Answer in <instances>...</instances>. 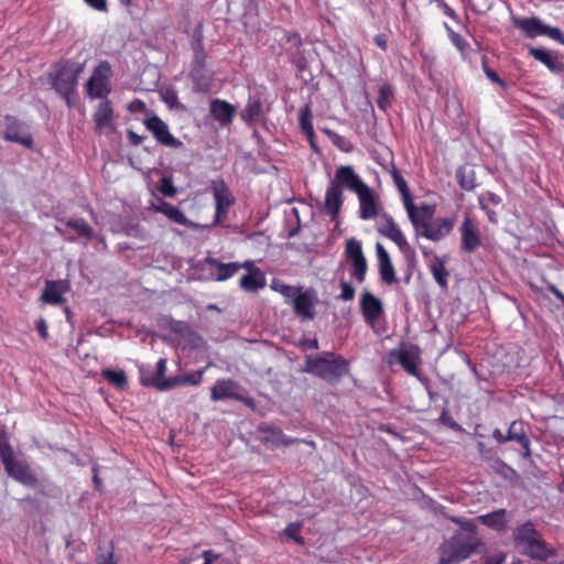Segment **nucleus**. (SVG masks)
<instances>
[{
    "mask_svg": "<svg viewBox=\"0 0 564 564\" xmlns=\"http://www.w3.org/2000/svg\"><path fill=\"white\" fill-rule=\"evenodd\" d=\"M303 371L335 386L349 373V361L341 355L324 351L317 356H307Z\"/></svg>",
    "mask_w": 564,
    "mask_h": 564,
    "instance_id": "nucleus-1",
    "label": "nucleus"
},
{
    "mask_svg": "<svg viewBox=\"0 0 564 564\" xmlns=\"http://www.w3.org/2000/svg\"><path fill=\"white\" fill-rule=\"evenodd\" d=\"M512 535L514 546L519 552L532 560L546 561L557 554L556 550L544 541L531 521L517 527Z\"/></svg>",
    "mask_w": 564,
    "mask_h": 564,
    "instance_id": "nucleus-2",
    "label": "nucleus"
},
{
    "mask_svg": "<svg viewBox=\"0 0 564 564\" xmlns=\"http://www.w3.org/2000/svg\"><path fill=\"white\" fill-rule=\"evenodd\" d=\"M84 69V64L66 61L55 64L50 74L51 85L61 95L68 106L75 102V93L78 77Z\"/></svg>",
    "mask_w": 564,
    "mask_h": 564,
    "instance_id": "nucleus-3",
    "label": "nucleus"
},
{
    "mask_svg": "<svg viewBox=\"0 0 564 564\" xmlns=\"http://www.w3.org/2000/svg\"><path fill=\"white\" fill-rule=\"evenodd\" d=\"M464 532L456 533L449 541L446 555L454 564L469 557L473 553L484 551V543L476 533V524L471 521L460 522Z\"/></svg>",
    "mask_w": 564,
    "mask_h": 564,
    "instance_id": "nucleus-4",
    "label": "nucleus"
},
{
    "mask_svg": "<svg viewBox=\"0 0 564 564\" xmlns=\"http://www.w3.org/2000/svg\"><path fill=\"white\" fill-rule=\"evenodd\" d=\"M111 65L108 61H101L93 70L85 85L86 94L91 99L106 100L111 91Z\"/></svg>",
    "mask_w": 564,
    "mask_h": 564,
    "instance_id": "nucleus-5",
    "label": "nucleus"
},
{
    "mask_svg": "<svg viewBox=\"0 0 564 564\" xmlns=\"http://www.w3.org/2000/svg\"><path fill=\"white\" fill-rule=\"evenodd\" d=\"M270 111V105L265 102L261 94L249 95L243 109L240 111V119L248 126L262 124Z\"/></svg>",
    "mask_w": 564,
    "mask_h": 564,
    "instance_id": "nucleus-6",
    "label": "nucleus"
},
{
    "mask_svg": "<svg viewBox=\"0 0 564 564\" xmlns=\"http://www.w3.org/2000/svg\"><path fill=\"white\" fill-rule=\"evenodd\" d=\"M378 231L380 235L392 240L406 258L415 257V251L409 245L405 236L403 235L399 226L394 223L392 216H390L387 213H382L380 215Z\"/></svg>",
    "mask_w": 564,
    "mask_h": 564,
    "instance_id": "nucleus-7",
    "label": "nucleus"
},
{
    "mask_svg": "<svg viewBox=\"0 0 564 564\" xmlns=\"http://www.w3.org/2000/svg\"><path fill=\"white\" fill-rule=\"evenodd\" d=\"M514 25L525 33L528 37L546 35L564 45V36L560 29L544 24L539 18L514 19Z\"/></svg>",
    "mask_w": 564,
    "mask_h": 564,
    "instance_id": "nucleus-8",
    "label": "nucleus"
},
{
    "mask_svg": "<svg viewBox=\"0 0 564 564\" xmlns=\"http://www.w3.org/2000/svg\"><path fill=\"white\" fill-rule=\"evenodd\" d=\"M318 303L317 293L310 288L296 292L289 304L292 305L295 315L302 321H313L315 318V306Z\"/></svg>",
    "mask_w": 564,
    "mask_h": 564,
    "instance_id": "nucleus-9",
    "label": "nucleus"
},
{
    "mask_svg": "<svg viewBox=\"0 0 564 564\" xmlns=\"http://www.w3.org/2000/svg\"><path fill=\"white\" fill-rule=\"evenodd\" d=\"M345 254L352 267L351 276L356 279L358 283H362L366 279L368 264L362 251L361 242L356 238L347 239L345 245Z\"/></svg>",
    "mask_w": 564,
    "mask_h": 564,
    "instance_id": "nucleus-10",
    "label": "nucleus"
},
{
    "mask_svg": "<svg viewBox=\"0 0 564 564\" xmlns=\"http://www.w3.org/2000/svg\"><path fill=\"white\" fill-rule=\"evenodd\" d=\"M6 473L23 486L36 488L40 480L26 460H15L14 457L3 464Z\"/></svg>",
    "mask_w": 564,
    "mask_h": 564,
    "instance_id": "nucleus-11",
    "label": "nucleus"
},
{
    "mask_svg": "<svg viewBox=\"0 0 564 564\" xmlns=\"http://www.w3.org/2000/svg\"><path fill=\"white\" fill-rule=\"evenodd\" d=\"M409 219L411 220L415 230L416 237L421 235V231L425 229L427 225L433 220L435 213V206L429 204H422L416 207L412 202H406L404 205Z\"/></svg>",
    "mask_w": 564,
    "mask_h": 564,
    "instance_id": "nucleus-12",
    "label": "nucleus"
},
{
    "mask_svg": "<svg viewBox=\"0 0 564 564\" xmlns=\"http://www.w3.org/2000/svg\"><path fill=\"white\" fill-rule=\"evenodd\" d=\"M360 311L366 324L371 327L384 315L382 302L369 291H364L360 296Z\"/></svg>",
    "mask_w": 564,
    "mask_h": 564,
    "instance_id": "nucleus-13",
    "label": "nucleus"
},
{
    "mask_svg": "<svg viewBox=\"0 0 564 564\" xmlns=\"http://www.w3.org/2000/svg\"><path fill=\"white\" fill-rule=\"evenodd\" d=\"M188 76L195 93H208L214 85V72L207 68L206 63H191Z\"/></svg>",
    "mask_w": 564,
    "mask_h": 564,
    "instance_id": "nucleus-14",
    "label": "nucleus"
},
{
    "mask_svg": "<svg viewBox=\"0 0 564 564\" xmlns=\"http://www.w3.org/2000/svg\"><path fill=\"white\" fill-rule=\"evenodd\" d=\"M213 194L216 202L215 218L220 221L227 217L230 206L235 203L230 189L221 180L213 182Z\"/></svg>",
    "mask_w": 564,
    "mask_h": 564,
    "instance_id": "nucleus-15",
    "label": "nucleus"
},
{
    "mask_svg": "<svg viewBox=\"0 0 564 564\" xmlns=\"http://www.w3.org/2000/svg\"><path fill=\"white\" fill-rule=\"evenodd\" d=\"M113 121L115 113L111 102L108 99L101 100L94 112V122L97 131L108 137L115 129Z\"/></svg>",
    "mask_w": 564,
    "mask_h": 564,
    "instance_id": "nucleus-16",
    "label": "nucleus"
},
{
    "mask_svg": "<svg viewBox=\"0 0 564 564\" xmlns=\"http://www.w3.org/2000/svg\"><path fill=\"white\" fill-rule=\"evenodd\" d=\"M507 441H516L524 451L523 455L525 457L531 455L530 440L523 431L521 422L513 421L509 426L507 435H503L499 430H496V442L505 443Z\"/></svg>",
    "mask_w": 564,
    "mask_h": 564,
    "instance_id": "nucleus-17",
    "label": "nucleus"
},
{
    "mask_svg": "<svg viewBox=\"0 0 564 564\" xmlns=\"http://www.w3.org/2000/svg\"><path fill=\"white\" fill-rule=\"evenodd\" d=\"M454 228V219L453 218H436L433 219L430 225L425 227L424 230L421 231L419 237H424L429 240L437 242L445 237H447Z\"/></svg>",
    "mask_w": 564,
    "mask_h": 564,
    "instance_id": "nucleus-18",
    "label": "nucleus"
},
{
    "mask_svg": "<svg viewBox=\"0 0 564 564\" xmlns=\"http://www.w3.org/2000/svg\"><path fill=\"white\" fill-rule=\"evenodd\" d=\"M330 184H338L340 188L345 186L356 194L367 186L349 165L338 167L335 173V180Z\"/></svg>",
    "mask_w": 564,
    "mask_h": 564,
    "instance_id": "nucleus-19",
    "label": "nucleus"
},
{
    "mask_svg": "<svg viewBox=\"0 0 564 564\" xmlns=\"http://www.w3.org/2000/svg\"><path fill=\"white\" fill-rule=\"evenodd\" d=\"M376 252L378 258L379 274L383 283L392 285L398 282L395 270L386 248L377 242Z\"/></svg>",
    "mask_w": 564,
    "mask_h": 564,
    "instance_id": "nucleus-20",
    "label": "nucleus"
},
{
    "mask_svg": "<svg viewBox=\"0 0 564 564\" xmlns=\"http://www.w3.org/2000/svg\"><path fill=\"white\" fill-rule=\"evenodd\" d=\"M239 386L232 379H219L210 388V398L213 401L232 399L240 401L242 398L238 392Z\"/></svg>",
    "mask_w": 564,
    "mask_h": 564,
    "instance_id": "nucleus-21",
    "label": "nucleus"
},
{
    "mask_svg": "<svg viewBox=\"0 0 564 564\" xmlns=\"http://www.w3.org/2000/svg\"><path fill=\"white\" fill-rule=\"evenodd\" d=\"M4 124L6 141H32V134L26 123L19 121L14 117L7 116Z\"/></svg>",
    "mask_w": 564,
    "mask_h": 564,
    "instance_id": "nucleus-22",
    "label": "nucleus"
},
{
    "mask_svg": "<svg viewBox=\"0 0 564 564\" xmlns=\"http://www.w3.org/2000/svg\"><path fill=\"white\" fill-rule=\"evenodd\" d=\"M68 285L66 281L63 280H51L46 281L44 290L41 295V301L47 304L59 305L66 302L63 296L67 291Z\"/></svg>",
    "mask_w": 564,
    "mask_h": 564,
    "instance_id": "nucleus-23",
    "label": "nucleus"
},
{
    "mask_svg": "<svg viewBox=\"0 0 564 564\" xmlns=\"http://www.w3.org/2000/svg\"><path fill=\"white\" fill-rule=\"evenodd\" d=\"M206 367L191 373L170 377L166 381L159 383L160 391H165L180 386H198L203 381Z\"/></svg>",
    "mask_w": 564,
    "mask_h": 564,
    "instance_id": "nucleus-24",
    "label": "nucleus"
},
{
    "mask_svg": "<svg viewBox=\"0 0 564 564\" xmlns=\"http://www.w3.org/2000/svg\"><path fill=\"white\" fill-rule=\"evenodd\" d=\"M209 111L221 126H227L232 122L237 108L226 100L216 98L210 101Z\"/></svg>",
    "mask_w": 564,
    "mask_h": 564,
    "instance_id": "nucleus-25",
    "label": "nucleus"
},
{
    "mask_svg": "<svg viewBox=\"0 0 564 564\" xmlns=\"http://www.w3.org/2000/svg\"><path fill=\"white\" fill-rule=\"evenodd\" d=\"M357 195L359 198L360 218L364 220L376 218L378 216V205L369 186H365Z\"/></svg>",
    "mask_w": 564,
    "mask_h": 564,
    "instance_id": "nucleus-26",
    "label": "nucleus"
},
{
    "mask_svg": "<svg viewBox=\"0 0 564 564\" xmlns=\"http://www.w3.org/2000/svg\"><path fill=\"white\" fill-rule=\"evenodd\" d=\"M462 248L466 252H473L480 246V238L474 221L466 217L460 227Z\"/></svg>",
    "mask_w": 564,
    "mask_h": 564,
    "instance_id": "nucleus-27",
    "label": "nucleus"
},
{
    "mask_svg": "<svg viewBox=\"0 0 564 564\" xmlns=\"http://www.w3.org/2000/svg\"><path fill=\"white\" fill-rule=\"evenodd\" d=\"M343 206V188L330 184L325 194V208L332 219H336Z\"/></svg>",
    "mask_w": 564,
    "mask_h": 564,
    "instance_id": "nucleus-28",
    "label": "nucleus"
},
{
    "mask_svg": "<svg viewBox=\"0 0 564 564\" xmlns=\"http://www.w3.org/2000/svg\"><path fill=\"white\" fill-rule=\"evenodd\" d=\"M390 356L395 357L398 362L409 375L417 378L420 377V372L417 370L420 357L416 352L406 349H400L398 351H391Z\"/></svg>",
    "mask_w": 564,
    "mask_h": 564,
    "instance_id": "nucleus-29",
    "label": "nucleus"
},
{
    "mask_svg": "<svg viewBox=\"0 0 564 564\" xmlns=\"http://www.w3.org/2000/svg\"><path fill=\"white\" fill-rule=\"evenodd\" d=\"M267 284L265 275L261 269H254L242 275L239 280V286L246 292H257Z\"/></svg>",
    "mask_w": 564,
    "mask_h": 564,
    "instance_id": "nucleus-30",
    "label": "nucleus"
},
{
    "mask_svg": "<svg viewBox=\"0 0 564 564\" xmlns=\"http://www.w3.org/2000/svg\"><path fill=\"white\" fill-rule=\"evenodd\" d=\"M529 54L536 61L543 63L550 70L554 73H561L564 70V64L558 62L556 56L552 55L544 48L530 46Z\"/></svg>",
    "mask_w": 564,
    "mask_h": 564,
    "instance_id": "nucleus-31",
    "label": "nucleus"
},
{
    "mask_svg": "<svg viewBox=\"0 0 564 564\" xmlns=\"http://www.w3.org/2000/svg\"><path fill=\"white\" fill-rule=\"evenodd\" d=\"M145 128L152 132L156 141H176L170 133L167 126L158 116L144 120Z\"/></svg>",
    "mask_w": 564,
    "mask_h": 564,
    "instance_id": "nucleus-32",
    "label": "nucleus"
},
{
    "mask_svg": "<svg viewBox=\"0 0 564 564\" xmlns=\"http://www.w3.org/2000/svg\"><path fill=\"white\" fill-rule=\"evenodd\" d=\"M206 262L212 269L216 270L217 281H226L240 270L238 262L223 263L216 258H207Z\"/></svg>",
    "mask_w": 564,
    "mask_h": 564,
    "instance_id": "nucleus-33",
    "label": "nucleus"
},
{
    "mask_svg": "<svg viewBox=\"0 0 564 564\" xmlns=\"http://www.w3.org/2000/svg\"><path fill=\"white\" fill-rule=\"evenodd\" d=\"M153 209L158 213L163 214L175 224L186 225L187 223V218L182 210H180L176 206L163 199H159V203L156 205H153Z\"/></svg>",
    "mask_w": 564,
    "mask_h": 564,
    "instance_id": "nucleus-34",
    "label": "nucleus"
},
{
    "mask_svg": "<svg viewBox=\"0 0 564 564\" xmlns=\"http://www.w3.org/2000/svg\"><path fill=\"white\" fill-rule=\"evenodd\" d=\"M65 226L76 232L78 238L90 240L94 236V229L84 218H68L62 220Z\"/></svg>",
    "mask_w": 564,
    "mask_h": 564,
    "instance_id": "nucleus-35",
    "label": "nucleus"
},
{
    "mask_svg": "<svg viewBox=\"0 0 564 564\" xmlns=\"http://www.w3.org/2000/svg\"><path fill=\"white\" fill-rule=\"evenodd\" d=\"M430 271L435 279L436 283L442 290H446L448 286L449 272L445 267V262L440 257H435L434 261L430 264Z\"/></svg>",
    "mask_w": 564,
    "mask_h": 564,
    "instance_id": "nucleus-36",
    "label": "nucleus"
},
{
    "mask_svg": "<svg viewBox=\"0 0 564 564\" xmlns=\"http://www.w3.org/2000/svg\"><path fill=\"white\" fill-rule=\"evenodd\" d=\"M166 372V359L160 358L155 366V372L148 378H142V384L143 386H152L160 390L159 383L166 381L167 378H165Z\"/></svg>",
    "mask_w": 564,
    "mask_h": 564,
    "instance_id": "nucleus-37",
    "label": "nucleus"
},
{
    "mask_svg": "<svg viewBox=\"0 0 564 564\" xmlns=\"http://www.w3.org/2000/svg\"><path fill=\"white\" fill-rule=\"evenodd\" d=\"M102 377L115 388L123 390L128 387L127 375L123 370H102Z\"/></svg>",
    "mask_w": 564,
    "mask_h": 564,
    "instance_id": "nucleus-38",
    "label": "nucleus"
},
{
    "mask_svg": "<svg viewBox=\"0 0 564 564\" xmlns=\"http://www.w3.org/2000/svg\"><path fill=\"white\" fill-rule=\"evenodd\" d=\"M271 289L280 293L285 299V303H290L295 293L301 291V286L285 284L284 282L278 279L272 280Z\"/></svg>",
    "mask_w": 564,
    "mask_h": 564,
    "instance_id": "nucleus-39",
    "label": "nucleus"
},
{
    "mask_svg": "<svg viewBox=\"0 0 564 564\" xmlns=\"http://www.w3.org/2000/svg\"><path fill=\"white\" fill-rule=\"evenodd\" d=\"M444 28L447 31L452 44L460 52L463 56H465L469 48V44L466 39L459 33L455 32L447 23H444Z\"/></svg>",
    "mask_w": 564,
    "mask_h": 564,
    "instance_id": "nucleus-40",
    "label": "nucleus"
},
{
    "mask_svg": "<svg viewBox=\"0 0 564 564\" xmlns=\"http://www.w3.org/2000/svg\"><path fill=\"white\" fill-rule=\"evenodd\" d=\"M300 127L303 133L306 135L308 141H313L315 135L313 123H312V115L307 107L301 109L300 112Z\"/></svg>",
    "mask_w": 564,
    "mask_h": 564,
    "instance_id": "nucleus-41",
    "label": "nucleus"
},
{
    "mask_svg": "<svg viewBox=\"0 0 564 564\" xmlns=\"http://www.w3.org/2000/svg\"><path fill=\"white\" fill-rule=\"evenodd\" d=\"M96 563L97 564H118L115 558L113 545L109 546L98 545L96 552Z\"/></svg>",
    "mask_w": 564,
    "mask_h": 564,
    "instance_id": "nucleus-42",
    "label": "nucleus"
},
{
    "mask_svg": "<svg viewBox=\"0 0 564 564\" xmlns=\"http://www.w3.org/2000/svg\"><path fill=\"white\" fill-rule=\"evenodd\" d=\"M392 98H393V90H392L391 86L382 85L378 91V99H377L378 107L381 110L386 111L391 106Z\"/></svg>",
    "mask_w": 564,
    "mask_h": 564,
    "instance_id": "nucleus-43",
    "label": "nucleus"
},
{
    "mask_svg": "<svg viewBox=\"0 0 564 564\" xmlns=\"http://www.w3.org/2000/svg\"><path fill=\"white\" fill-rule=\"evenodd\" d=\"M13 451L9 444L8 435L6 431L0 432V460L6 464L8 460L13 458Z\"/></svg>",
    "mask_w": 564,
    "mask_h": 564,
    "instance_id": "nucleus-44",
    "label": "nucleus"
},
{
    "mask_svg": "<svg viewBox=\"0 0 564 564\" xmlns=\"http://www.w3.org/2000/svg\"><path fill=\"white\" fill-rule=\"evenodd\" d=\"M393 182L402 195L403 204L405 205L406 202H412L413 198L409 189L408 183L404 180V177L397 171L393 173Z\"/></svg>",
    "mask_w": 564,
    "mask_h": 564,
    "instance_id": "nucleus-45",
    "label": "nucleus"
},
{
    "mask_svg": "<svg viewBox=\"0 0 564 564\" xmlns=\"http://www.w3.org/2000/svg\"><path fill=\"white\" fill-rule=\"evenodd\" d=\"M302 524L300 522H291L284 529V534L297 542L299 544L304 543V539L300 535Z\"/></svg>",
    "mask_w": 564,
    "mask_h": 564,
    "instance_id": "nucleus-46",
    "label": "nucleus"
},
{
    "mask_svg": "<svg viewBox=\"0 0 564 564\" xmlns=\"http://www.w3.org/2000/svg\"><path fill=\"white\" fill-rule=\"evenodd\" d=\"M194 53L192 63H206L207 55L204 51V44L202 39H196L192 44Z\"/></svg>",
    "mask_w": 564,
    "mask_h": 564,
    "instance_id": "nucleus-47",
    "label": "nucleus"
},
{
    "mask_svg": "<svg viewBox=\"0 0 564 564\" xmlns=\"http://www.w3.org/2000/svg\"><path fill=\"white\" fill-rule=\"evenodd\" d=\"M456 178L462 188L466 191H470L475 187V182L473 177L466 176V169L459 167L456 172Z\"/></svg>",
    "mask_w": 564,
    "mask_h": 564,
    "instance_id": "nucleus-48",
    "label": "nucleus"
},
{
    "mask_svg": "<svg viewBox=\"0 0 564 564\" xmlns=\"http://www.w3.org/2000/svg\"><path fill=\"white\" fill-rule=\"evenodd\" d=\"M339 286H340L341 292L338 297L340 300H343L345 302L354 300L355 288L349 282H347L346 280H340Z\"/></svg>",
    "mask_w": 564,
    "mask_h": 564,
    "instance_id": "nucleus-49",
    "label": "nucleus"
},
{
    "mask_svg": "<svg viewBox=\"0 0 564 564\" xmlns=\"http://www.w3.org/2000/svg\"><path fill=\"white\" fill-rule=\"evenodd\" d=\"M438 422L442 425L449 427L451 430H454V431L460 430L459 424L453 419V416L448 413V411L446 409H443V411L438 417Z\"/></svg>",
    "mask_w": 564,
    "mask_h": 564,
    "instance_id": "nucleus-50",
    "label": "nucleus"
},
{
    "mask_svg": "<svg viewBox=\"0 0 564 564\" xmlns=\"http://www.w3.org/2000/svg\"><path fill=\"white\" fill-rule=\"evenodd\" d=\"M160 192L164 196L173 197V196H175L177 191H176V187L174 186L172 180L170 177L163 176L161 178Z\"/></svg>",
    "mask_w": 564,
    "mask_h": 564,
    "instance_id": "nucleus-51",
    "label": "nucleus"
},
{
    "mask_svg": "<svg viewBox=\"0 0 564 564\" xmlns=\"http://www.w3.org/2000/svg\"><path fill=\"white\" fill-rule=\"evenodd\" d=\"M272 436L274 442L283 445H291L297 442V440L286 437L281 430H272Z\"/></svg>",
    "mask_w": 564,
    "mask_h": 564,
    "instance_id": "nucleus-52",
    "label": "nucleus"
},
{
    "mask_svg": "<svg viewBox=\"0 0 564 564\" xmlns=\"http://www.w3.org/2000/svg\"><path fill=\"white\" fill-rule=\"evenodd\" d=\"M87 6L99 12H107V0H84Z\"/></svg>",
    "mask_w": 564,
    "mask_h": 564,
    "instance_id": "nucleus-53",
    "label": "nucleus"
},
{
    "mask_svg": "<svg viewBox=\"0 0 564 564\" xmlns=\"http://www.w3.org/2000/svg\"><path fill=\"white\" fill-rule=\"evenodd\" d=\"M470 2L474 6L475 10L479 13H485L491 8L490 0H470Z\"/></svg>",
    "mask_w": 564,
    "mask_h": 564,
    "instance_id": "nucleus-54",
    "label": "nucleus"
},
{
    "mask_svg": "<svg viewBox=\"0 0 564 564\" xmlns=\"http://www.w3.org/2000/svg\"><path fill=\"white\" fill-rule=\"evenodd\" d=\"M36 330L39 332L42 339L46 340L48 338V328L45 319L43 317H40L36 321Z\"/></svg>",
    "mask_w": 564,
    "mask_h": 564,
    "instance_id": "nucleus-55",
    "label": "nucleus"
},
{
    "mask_svg": "<svg viewBox=\"0 0 564 564\" xmlns=\"http://www.w3.org/2000/svg\"><path fill=\"white\" fill-rule=\"evenodd\" d=\"M164 100L173 107L178 102L177 94L174 90H166L164 94Z\"/></svg>",
    "mask_w": 564,
    "mask_h": 564,
    "instance_id": "nucleus-56",
    "label": "nucleus"
},
{
    "mask_svg": "<svg viewBox=\"0 0 564 564\" xmlns=\"http://www.w3.org/2000/svg\"><path fill=\"white\" fill-rule=\"evenodd\" d=\"M547 290L557 299L561 301L563 307H564V294L554 285L549 284Z\"/></svg>",
    "mask_w": 564,
    "mask_h": 564,
    "instance_id": "nucleus-57",
    "label": "nucleus"
},
{
    "mask_svg": "<svg viewBox=\"0 0 564 564\" xmlns=\"http://www.w3.org/2000/svg\"><path fill=\"white\" fill-rule=\"evenodd\" d=\"M375 43L383 51H386L388 47L387 39L382 34H378L375 36Z\"/></svg>",
    "mask_w": 564,
    "mask_h": 564,
    "instance_id": "nucleus-58",
    "label": "nucleus"
},
{
    "mask_svg": "<svg viewBox=\"0 0 564 564\" xmlns=\"http://www.w3.org/2000/svg\"><path fill=\"white\" fill-rule=\"evenodd\" d=\"M202 556L204 560L209 558L210 562H214V561L218 560L220 555L213 550H205L202 553Z\"/></svg>",
    "mask_w": 564,
    "mask_h": 564,
    "instance_id": "nucleus-59",
    "label": "nucleus"
},
{
    "mask_svg": "<svg viewBox=\"0 0 564 564\" xmlns=\"http://www.w3.org/2000/svg\"><path fill=\"white\" fill-rule=\"evenodd\" d=\"M506 513V510L505 509H500V510H496L495 512V516H496V530H502L503 529V524L499 522V519L502 518Z\"/></svg>",
    "mask_w": 564,
    "mask_h": 564,
    "instance_id": "nucleus-60",
    "label": "nucleus"
},
{
    "mask_svg": "<svg viewBox=\"0 0 564 564\" xmlns=\"http://www.w3.org/2000/svg\"><path fill=\"white\" fill-rule=\"evenodd\" d=\"M238 265H240V269H242V268H243V269L248 270V273H249V272H251V271H252V270H254V269H259V268H258V267H256V265H254V263H253L252 261H250V260H247V261L241 262V263H240V262H238Z\"/></svg>",
    "mask_w": 564,
    "mask_h": 564,
    "instance_id": "nucleus-61",
    "label": "nucleus"
},
{
    "mask_svg": "<svg viewBox=\"0 0 564 564\" xmlns=\"http://www.w3.org/2000/svg\"><path fill=\"white\" fill-rule=\"evenodd\" d=\"M479 519L488 527H494V512L487 513Z\"/></svg>",
    "mask_w": 564,
    "mask_h": 564,
    "instance_id": "nucleus-62",
    "label": "nucleus"
},
{
    "mask_svg": "<svg viewBox=\"0 0 564 564\" xmlns=\"http://www.w3.org/2000/svg\"><path fill=\"white\" fill-rule=\"evenodd\" d=\"M482 66L487 77L494 82V69L489 67L487 59L482 61Z\"/></svg>",
    "mask_w": 564,
    "mask_h": 564,
    "instance_id": "nucleus-63",
    "label": "nucleus"
},
{
    "mask_svg": "<svg viewBox=\"0 0 564 564\" xmlns=\"http://www.w3.org/2000/svg\"><path fill=\"white\" fill-rule=\"evenodd\" d=\"M436 564H454L451 558L446 555V551H443L440 561Z\"/></svg>",
    "mask_w": 564,
    "mask_h": 564,
    "instance_id": "nucleus-64",
    "label": "nucleus"
}]
</instances>
